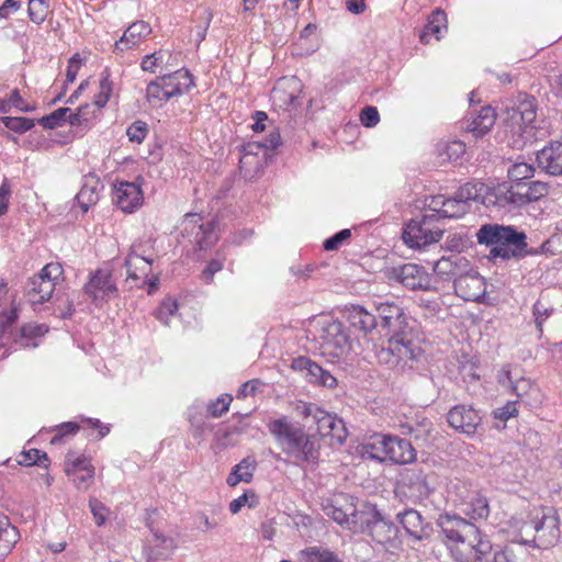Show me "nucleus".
Listing matches in <instances>:
<instances>
[{
  "mask_svg": "<svg viewBox=\"0 0 562 562\" xmlns=\"http://www.w3.org/2000/svg\"><path fill=\"white\" fill-rule=\"evenodd\" d=\"M479 244L490 247V259L519 260L544 251L546 243L539 249L529 248L527 235L514 226L496 223L484 224L476 233Z\"/></svg>",
  "mask_w": 562,
  "mask_h": 562,
  "instance_id": "3",
  "label": "nucleus"
},
{
  "mask_svg": "<svg viewBox=\"0 0 562 562\" xmlns=\"http://www.w3.org/2000/svg\"><path fill=\"white\" fill-rule=\"evenodd\" d=\"M302 97V82L296 77L279 79L271 91V100L276 108L283 111H294L300 105Z\"/></svg>",
  "mask_w": 562,
  "mask_h": 562,
  "instance_id": "13",
  "label": "nucleus"
},
{
  "mask_svg": "<svg viewBox=\"0 0 562 562\" xmlns=\"http://www.w3.org/2000/svg\"><path fill=\"white\" fill-rule=\"evenodd\" d=\"M49 0H38L29 4V16L30 20L36 24H41L45 21L48 13Z\"/></svg>",
  "mask_w": 562,
  "mask_h": 562,
  "instance_id": "54",
  "label": "nucleus"
},
{
  "mask_svg": "<svg viewBox=\"0 0 562 562\" xmlns=\"http://www.w3.org/2000/svg\"><path fill=\"white\" fill-rule=\"evenodd\" d=\"M496 122V112L490 106H482L477 113H470L465 119V130L474 137H482L491 131Z\"/></svg>",
  "mask_w": 562,
  "mask_h": 562,
  "instance_id": "25",
  "label": "nucleus"
},
{
  "mask_svg": "<svg viewBox=\"0 0 562 562\" xmlns=\"http://www.w3.org/2000/svg\"><path fill=\"white\" fill-rule=\"evenodd\" d=\"M263 157H254L250 155H240L239 170L247 180L255 178L263 169Z\"/></svg>",
  "mask_w": 562,
  "mask_h": 562,
  "instance_id": "45",
  "label": "nucleus"
},
{
  "mask_svg": "<svg viewBox=\"0 0 562 562\" xmlns=\"http://www.w3.org/2000/svg\"><path fill=\"white\" fill-rule=\"evenodd\" d=\"M437 526L441 541L456 562H514L512 551L494 547L487 535L461 516L441 514Z\"/></svg>",
  "mask_w": 562,
  "mask_h": 562,
  "instance_id": "1",
  "label": "nucleus"
},
{
  "mask_svg": "<svg viewBox=\"0 0 562 562\" xmlns=\"http://www.w3.org/2000/svg\"><path fill=\"white\" fill-rule=\"evenodd\" d=\"M454 292L464 301L482 302L486 294L485 279L471 268L453 283Z\"/></svg>",
  "mask_w": 562,
  "mask_h": 562,
  "instance_id": "16",
  "label": "nucleus"
},
{
  "mask_svg": "<svg viewBox=\"0 0 562 562\" xmlns=\"http://www.w3.org/2000/svg\"><path fill=\"white\" fill-rule=\"evenodd\" d=\"M255 460L250 458L243 459L238 464H236L232 472L227 476V484L229 486H235L239 482L249 483L252 479V471L255 469Z\"/></svg>",
  "mask_w": 562,
  "mask_h": 562,
  "instance_id": "43",
  "label": "nucleus"
},
{
  "mask_svg": "<svg viewBox=\"0 0 562 562\" xmlns=\"http://www.w3.org/2000/svg\"><path fill=\"white\" fill-rule=\"evenodd\" d=\"M540 169L550 176H562V142H551L537 153Z\"/></svg>",
  "mask_w": 562,
  "mask_h": 562,
  "instance_id": "22",
  "label": "nucleus"
},
{
  "mask_svg": "<svg viewBox=\"0 0 562 562\" xmlns=\"http://www.w3.org/2000/svg\"><path fill=\"white\" fill-rule=\"evenodd\" d=\"M549 193V184L540 180H529L516 184L517 202L520 206L538 201Z\"/></svg>",
  "mask_w": 562,
  "mask_h": 562,
  "instance_id": "32",
  "label": "nucleus"
},
{
  "mask_svg": "<svg viewBox=\"0 0 562 562\" xmlns=\"http://www.w3.org/2000/svg\"><path fill=\"white\" fill-rule=\"evenodd\" d=\"M291 368L303 374V378L313 384L333 389L337 385V379L330 372L324 370L307 357H296L292 360Z\"/></svg>",
  "mask_w": 562,
  "mask_h": 562,
  "instance_id": "17",
  "label": "nucleus"
},
{
  "mask_svg": "<svg viewBox=\"0 0 562 562\" xmlns=\"http://www.w3.org/2000/svg\"><path fill=\"white\" fill-rule=\"evenodd\" d=\"M70 112L69 108H59L52 112L49 115L43 116L38 120V124L44 128L53 130L66 122V115Z\"/></svg>",
  "mask_w": 562,
  "mask_h": 562,
  "instance_id": "52",
  "label": "nucleus"
},
{
  "mask_svg": "<svg viewBox=\"0 0 562 562\" xmlns=\"http://www.w3.org/2000/svg\"><path fill=\"white\" fill-rule=\"evenodd\" d=\"M147 134H148V126L143 121H135L126 130V135H127L130 142H133L136 144L143 143L144 139L146 138Z\"/></svg>",
  "mask_w": 562,
  "mask_h": 562,
  "instance_id": "56",
  "label": "nucleus"
},
{
  "mask_svg": "<svg viewBox=\"0 0 562 562\" xmlns=\"http://www.w3.org/2000/svg\"><path fill=\"white\" fill-rule=\"evenodd\" d=\"M442 234L443 229L438 225L437 215L425 214L406 224L402 238L409 248L422 249L438 243Z\"/></svg>",
  "mask_w": 562,
  "mask_h": 562,
  "instance_id": "8",
  "label": "nucleus"
},
{
  "mask_svg": "<svg viewBox=\"0 0 562 562\" xmlns=\"http://www.w3.org/2000/svg\"><path fill=\"white\" fill-rule=\"evenodd\" d=\"M498 383L504 387H509L518 398H522L532 389L530 379L521 375L518 367H504L497 374Z\"/></svg>",
  "mask_w": 562,
  "mask_h": 562,
  "instance_id": "21",
  "label": "nucleus"
},
{
  "mask_svg": "<svg viewBox=\"0 0 562 562\" xmlns=\"http://www.w3.org/2000/svg\"><path fill=\"white\" fill-rule=\"evenodd\" d=\"M267 426L282 452L296 463L318 462L321 447L315 435L305 432L286 416L273 419Z\"/></svg>",
  "mask_w": 562,
  "mask_h": 562,
  "instance_id": "5",
  "label": "nucleus"
},
{
  "mask_svg": "<svg viewBox=\"0 0 562 562\" xmlns=\"http://www.w3.org/2000/svg\"><path fill=\"white\" fill-rule=\"evenodd\" d=\"M154 259L143 258L138 256L127 255L124 260L128 281H138L143 277H148L151 272Z\"/></svg>",
  "mask_w": 562,
  "mask_h": 562,
  "instance_id": "38",
  "label": "nucleus"
},
{
  "mask_svg": "<svg viewBox=\"0 0 562 562\" xmlns=\"http://www.w3.org/2000/svg\"><path fill=\"white\" fill-rule=\"evenodd\" d=\"M315 340L321 355L331 362L346 357L350 350L349 335L339 321L321 323Z\"/></svg>",
  "mask_w": 562,
  "mask_h": 562,
  "instance_id": "6",
  "label": "nucleus"
},
{
  "mask_svg": "<svg viewBox=\"0 0 562 562\" xmlns=\"http://www.w3.org/2000/svg\"><path fill=\"white\" fill-rule=\"evenodd\" d=\"M447 422L453 429L472 437L481 426L482 416L473 406L458 404L448 412Z\"/></svg>",
  "mask_w": 562,
  "mask_h": 562,
  "instance_id": "15",
  "label": "nucleus"
},
{
  "mask_svg": "<svg viewBox=\"0 0 562 562\" xmlns=\"http://www.w3.org/2000/svg\"><path fill=\"white\" fill-rule=\"evenodd\" d=\"M487 192V184L483 182H467L461 186L454 194L458 199L470 207L471 202H480L483 204V198Z\"/></svg>",
  "mask_w": 562,
  "mask_h": 562,
  "instance_id": "40",
  "label": "nucleus"
},
{
  "mask_svg": "<svg viewBox=\"0 0 562 562\" xmlns=\"http://www.w3.org/2000/svg\"><path fill=\"white\" fill-rule=\"evenodd\" d=\"M432 431V423L428 418L406 422L401 425L402 435H408L416 441L426 442Z\"/></svg>",
  "mask_w": 562,
  "mask_h": 562,
  "instance_id": "42",
  "label": "nucleus"
},
{
  "mask_svg": "<svg viewBox=\"0 0 562 562\" xmlns=\"http://www.w3.org/2000/svg\"><path fill=\"white\" fill-rule=\"evenodd\" d=\"M465 153V145L461 140H452L446 144L441 156L449 161H457Z\"/></svg>",
  "mask_w": 562,
  "mask_h": 562,
  "instance_id": "58",
  "label": "nucleus"
},
{
  "mask_svg": "<svg viewBox=\"0 0 562 562\" xmlns=\"http://www.w3.org/2000/svg\"><path fill=\"white\" fill-rule=\"evenodd\" d=\"M386 278L412 291H428L432 286V277L426 269L416 263L392 267L385 272Z\"/></svg>",
  "mask_w": 562,
  "mask_h": 562,
  "instance_id": "11",
  "label": "nucleus"
},
{
  "mask_svg": "<svg viewBox=\"0 0 562 562\" xmlns=\"http://www.w3.org/2000/svg\"><path fill=\"white\" fill-rule=\"evenodd\" d=\"M446 32L447 15L442 10L437 9L428 18L427 24L419 34V40L422 43L428 44L432 37L439 41Z\"/></svg>",
  "mask_w": 562,
  "mask_h": 562,
  "instance_id": "35",
  "label": "nucleus"
},
{
  "mask_svg": "<svg viewBox=\"0 0 562 562\" xmlns=\"http://www.w3.org/2000/svg\"><path fill=\"white\" fill-rule=\"evenodd\" d=\"M553 308L547 306L541 300H538L532 306V314L538 331L542 334V326L546 319L552 314Z\"/></svg>",
  "mask_w": 562,
  "mask_h": 562,
  "instance_id": "57",
  "label": "nucleus"
},
{
  "mask_svg": "<svg viewBox=\"0 0 562 562\" xmlns=\"http://www.w3.org/2000/svg\"><path fill=\"white\" fill-rule=\"evenodd\" d=\"M395 518L412 541L420 542L431 537V524L417 509L405 507L395 515Z\"/></svg>",
  "mask_w": 562,
  "mask_h": 562,
  "instance_id": "14",
  "label": "nucleus"
},
{
  "mask_svg": "<svg viewBox=\"0 0 562 562\" xmlns=\"http://www.w3.org/2000/svg\"><path fill=\"white\" fill-rule=\"evenodd\" d=\"M169 98L182 95L194 86L193 77L189 70L179 69L171 74L158 77Z\"/></svg>",
  "mask_w": 562,
  "mask_h": 562,
  "instance_id": "27",
  "label": "nucleus"
},
{
  "mask_svg": "<svg viewBox=\"0 0 562 562\" xmlns=\"http://www.w3.org/2000/svg\"><path fill=\"white\" fill-rule=\"evenodd\" d=\"M346 313L350 327L363 336L372 333L378 326L376 316L361 305H351Z\"/></svg>",
  "mask_w": 562,
  "mask_h": 562,
  "instance_id": "30",
  "label": "nucleus"
},
{
  "mask_svg": "<svg viewBox=\"0 0 562 562\" xmlns=\"http://www.w3.org/2000/svg\"><path fill=\"white\" fill-rule=\"evenodd\" d=\"M20 539V532L9 517L0 513V561L3 560L14 548Z\"/></svg>",
  "mask_w": 562,
  "mask_h": 562,
  "instance_id": "36",
  "label": "nucleus"
},
{
  "mask_svg": "<svg viewBox=\"0 0 562 562\" xmlns=\"http://www.w3.org/2000/svg\"><path fill=\"white\" fill-rule=\"evenodd\" d=\"M55 290V283L44 278L40 272L30 278L25 285V295L32 305L47 302Z\"/></svg>",
  "mask_w": 562,
  "mask_h": 562,
  "instance_id": "28",
  "label": "nucleus"
},
{
  "mask_svg": "<svg viewBox=\"0 0 562 562\" xmlns=\"http://www.w3.org/2000/svg\"><path fill=\"white\" fill-rule=\"evenodd\" d=\"M507 173L512 184H517L529 181L533 177L535 168L527 162H516L508 168Z\"/></svg>",
  "mask_w": 562,
  "mask_h": 562,
  "instance_id": "47",
  "label": "nucleus"
},
{
  "mask_svg": "<svg viewBox=\"0 0 562 562\" xmlns=\"http://www.w3.org/2000/svg\"><path fill=\"white\" fill-rule=\"evenodd\" d=\"M374 305L380 326L387 337V345L376 351L378 361L396 370L413 368V363L422 357L423 350L414 339V328L408 323L404 307L391 301Z\"/></svg>",
  "mask_w": 562,
  "mask_h": 562,
  "instance_id": "2",
  "label": "nucleus"
},
{
  "mask_svg": "<svg viewBox=\"0 0 562 562\" xmlns=\"http://www.w3.org/2000/svg\"><path fill=\"white\" fill-rule=\"evenodd\" d=\"M151 33L149 23L140 20L132 23L114 44V52H123L138 45V43Z\"/></svg>",
  "mask_w": 562,
  "mask_h": 562,
  "instance_id": "31",
  "label": "nucleus"
},
{
  "mask_svg": "<svg viewBox=\"0 0 562 562\" xmlns=\"http://www.w3.org/2000/svg\"><path fill=\"white\" fill-rule=\"evenodd\" d=\"M297 413L306 419L307 424L316 426V432L321 437H329L333 442L342 445L347 438V429L344 420L333 415L317 404L301 403L296 406Z\"/></svg>",
  "mask_w": 562,
  "mask_h": 562,
  "instance_id": "7",
  "label": "nucleus"
},
{
  "mask_svg": "<svg viewBox=\"0 0 562 562\" xmlns=\"http://www.w3.org/2000/svg\"><path fill=\"white\" fill-rule=\"evenodd\" d=\"M69 477L77 490L87 491L94 482V470L78 472Z\"/></svg>",
  "mask_w": 562,
  "mask_h": 562,
  "instance_id": "59",
  "label": "nucleus"
},
{
  "mask_svg": "<svg viewBox=\"0 0 562 562\" xmlns=\"http://www.w3.org/2000/svg\"><path fill=\"white\" fill-rule=\"evenodd\" d=\"M401 481L409 497L414 499L423 501L431 493L428 474L422 467L405 469L401 474Z\"/></svg>",
  "mask_w": 562,
  "mask_h": 562,
  "instance_id": "19",
  "label": "nucleus"
},
{
  "mask_svg": "<svg viewBox=\"0 0 562 562\" xmlns=\"http://www.w3.org/2000/svg\"><path fill=\"white\" fill-rule=\"evenodd\" d=\"M181 234L183 238H188L189 243L200 250L211 247L217 240L214 233V223H204L202 216L196 213L184 215L181 223Z\"/></svg>",
  "mask_w": 562,
  "mask_h": 562,
  "instance_id": "12",
  "label": "nucleus"
},
{
  "mask_svg": "<svg viewBox=\"0 0 562 562\" xmlns=\"http://www.w3.org/2000/svg\"><path fill=\"white\" fill-rule=\"evenodd\" d=\"M113 201L124 213L134 212L143 201L140 187L127 181L115 183Z\"/></svg>",
  "mask_w": 562,
  "mask_h": 562,
  "instance_id": "20",
  "label": "nucleus"
},
{
  "mask_svg": "<svg viewBox=\"0 0 562 562\" xmlns=\"http://www.w3.org/2000/svg\"><path fill=\"white\" fill-rule=\"evenodd\" d=\"M470 261L460 255H450L436 261L434 271L441 279L453 280V283L469 270Z\"/></svg>",
  "mask_w": 562,
  "mask_h": 562,
  "instance_id": "24",
  "label": "nucleus"
},
{
  "mask_svg": "<svg viewBox=\"0 0 562 562\" xmlns=\"http://www.w3.org/2000/svg\"><path fill=\"white\" fill-rule=\"evenodd\" d=\"M416 459V451L411 441L387 435V460L406 464Z\"/></svg>",
  "mask_w": 562,
  "mask_h": 562,
  "instance_id": "29",
  "label": "nucleus"
},
{
  "mask_svg": "<svg viewBox=\"0 0 562 562\" xmlns=\"http://www.w3.org/2000/svg\"><path fill=\"white\" fill-rule=\"evenodd\" d=\"M462 512L472 520L486 519L490 515L487 498L477 491L471 492L462 502Z\"/></svg>",
  "mask_w": 562,
  "mask_h": 562,
  "instance_id": "34",
  "label": "nucleus"
},
{
  "mask_svg": "<svg viewBox=\"0 0 562 562\" xmlns=\"http://www.w3.org/2000/svg\"><path fill=\"white\" fill-rule=\"evenodd\" d=\"M516 200V184L499 183L494 187L487 186V192L483 198V205L486 207L520 206Z\"/></svg>",
  "mask_w": 562,
  "mask_h": 562,
  "instance_id": "23",
  "label": "nucleus"
},
{
  "mask_svg": "<svg viewBox=\"0 0 562 562\" xmlns=\"http://www.w3.org/2000/svg\"><path fill=\"white\" fill-rule=\"evenodd\" d=\"M1 123L12 132L23 134L34 126V121L29 117L1 116Z\"/></svg>",
  "mask_w": 562,
  "mask_h": 562,
  "instance_id": "51",
  "label": "nucleus"
},
{
  "mask_svg": "<svg viewBox=\"0 0 562 562\" xmlns=\"http://www.w3.org/2000/svg\"><path fill=\"white\" fill-rule=\"evenodd\" d=\"M469 212V206H465L456 194L451 198H446L445 209L441 210V218H459Z\"/></svg>",
  "mask_w": 562,
  "mask_h": 562,
  "instance_id": "50",
  "label": "nucleus"
},
{
  "mask_svg": "<svg viewBox=\"0 0 562 562\" xmlns=\"http://www.w3.org/2000/svg\"><path fill=\"white\" fill-rule=\"evenodd\" d=\"M89 508L91 510V514L93 515L95 524L99 527L103 526L108 514V508L104 506V504L97 498H91L89 501Z\"/></svg>",
  "mask_w": 562,
  "mask_h": 562,
  "instance_id": "64",
  "label": "nucleus"
},
{
  "mask_svg": "<svg viewBox=\"0 0 562 562\" xmlns=\"http://www.w3.org/2000/svg\"><path fill=\"white\" fill-rule=\"evenodd\" d=\"M127 255L154 259L155 248L151 239L137 240L133 243Z\"/></svg>",
  "mask_w": 562,
  "mask_h": 562,
  "instance_id": "55",
  "label": "nucleus"
},
{
  "mask_svg": "<svg viewBox=\"0 0 562 562\" xmlns=\"http://www.w3.org/2000/svg\"><path fill=\"white\" fill-rule=\"evenodd\" d=\"M153 544L148 549V562H161L167 560L173 550V540L158 532L153 533Z\"/></svg>",
  "mask_w": 562,
  "mask_h": 562,
  "instance_id": "39",
  "label": "nucleus"
},
{
  "mask_svg": "<svg viewBox=\"0 0 562 562\" xmlns=\"http://www.w3.org/2000/svg\"><path fill=\"white\" fill-rule=\"evenodd\" d=\"M351 237V231L348 228L341 229L331 237L327 238L323 247L327 251L337 250L346 240Z\"/></svg>",
  "mask_w": 562,
  "mask_h": 562,
  "instance_id": "60",
  "label": "nucleus"
},
{
  "mask_svg": "<svg viewBox=\"0 0 562 562\" xmlns=\"http://www.w3.org/2000/svg\"><path fill=\"white\" fill-rule=\"evenodd\" d=\"M361 453L371 460H387V435L374 434L361 446Z\"/></svg>",
  "mask_w": 562,
  "mask_h": 562,
  "instance_id": "37",
  "label": "nucleus"
},
{
  "mask_svg": "<svg viewBox=\"0 0 562 562\" xmlns=\"http://www.w3.org/2000/svg\"><path fill=\"white\" fill-rule=\"evenodd\" d=\"M94 470L91 461L85 454L77 456L75 451H68L65 458V473L67 476L78 472Z\"/></svg>",
  "mask_w": 562,
  "mask_h": 562,
  "instance_id": "44",
  "label": "nucleus"
},
{
  "mask_svg": "<svg viewBox=\"0 0 562 562\" xmlns=\"http://www.w3.org/2000/svg\"><path fill=\"white\" fill-rule=\"evenodd\" d=\"M79 430V425L75 422L63 423L56 427V434L50 439V443L54 446L61 445L65 441L66 436L76 435Z\"/></svg>",
  "mask_w": 562,
  "mask_h": 562,
  "instance_id": "53",
  "label": "nucleus"
},
{
  "mask_svg": "<svg viewBox=\"0 0 562 562\" xmlns=\"http://www.w3.org/2000/svg\"><path fill=\"white\" fill-rule=\"evenodd\" d=\"M146 99L154 108L161 106L170 100L159 78L150 81L146 89Z\"/></svg>",
  "mask_w": 562,
  "mask_h": 562,
  "instance_id": "46",
  "label": "nucleus"
},
{
  "mask_svg": "<svg viewBox=\"0 0 562 562\" xmlns=\"http://www.w3.org/2000/svg\"><path fill=\"white\" fill-rule=\"evenodd\" d=\"M83 291L94 303L108 301L111 296L117 294V288L111 273L102 269L91 274L89 282L83 286Z\"/></svg>",
  "mask_w": 562,
  "mask_h": 562,
  "instance_id": "18",
  "label": "nucleus"
},
{
  "mask_svg": "<svg viewBox=\"0 0 562 562\" xmlns=\"http://www.w3.org/2000/svg\"><path fill=\"white\" fill-rule=\"evenodd\" d=\"M166 57L170 58L171 55L168 50L159 49L154 52L153 54H148L143 57L140 61V68L144 71L155 72L158 67H161L165 64H168Z\"/></svg>",
  "mask_w": 562,
  "mask_h": 562,
  "instance_id": "49",
  "label": "nucleus"
},
{
  "mask_svg": "<svg viewBox=\"0 0 562 562\" xmlns=\"http://www.w3.org/2000/svg\"><path fill=\"white\" fill-rule=\"evenodd\" d=\"M325 512L327 516L340 526L355 532L358 531L360 525V512L356 509L353 504H349L346 508L334 504L327 505L325 507Z\"/></svg>",
  "mask_w": 562,
  "mask_h": 562,
  "instance_id": "33",
  "label": "nucleus"
},
{
  "mask_svg": "<svg viewBox=\"0 0 562 562\" xmlns=\"http://www.w3.org/2000/svg\"><path fill=\"white\" fill-rule=\"evenodd\" d=\"M18 462L23 467L40 465L45 469H47L49 464L47 453L38 449L22 451L19 456Z\"/></svg>",
  "mask_w": 562,
  "mask_h": 562,
  "instance_id": "48",
  "label": "nucleus"
},
{
  "mask_svg": "<svg viewBox=\"0 0 562 562\" xmlns=\"http://www.w3.org/2000/svg\"><path fill=\"white\" fill-rule=\"evenodd\" d=\"M300 562H342L334 551L322 546L307 547L299 553Z\"/></svg>",
  "mask_w": 562,
  "mask_h": 562,
  "instance_id": "41",
  "label": "nucleus"
},
{
  "mask_svg": "<svg viewBox=\"0 0 562 562\" xmlns=\"http://www.w3.org/2000/svg\"><path fill=\"white\" fill-rule=\"evenodd\" d=\"M103 189V184L100 178L89 172L82 178V186L80 191L77 193L76 199L80 209L86 213L91 205L97 204L100 199V191Z\"/></svg>",
  "mask_w": 562,
  "mask_h": 562,
  "instance_id": "26",
  "label": "nucleus"
},
{
  "mask_svg": "<svg viewBox=\"0 0 562 562\" xmlns=\"http://www.w3.org/2000/svg\"><path fill=\"white\" fill-rule=\"evenodd\" d=\"M360 121L366 127H374L380 122V114L375 106L367 105L360 112Z\"/></svg>",
  "mask_w": 562,
  "mask_h": 562,
  "instance_id": "63",
  "label": "nucleus"
},
{
  "mask_svg": "<svg viewBox=\"0 0 562 562\" xmlns=\"http://www.w3.org/2000/svg\"><path fill=\"white\" fill-rule=\"evenodd\" d=\"M560 520L553 514L538 515L530 521H524V530L535 533L532 538L521 537L522 544H532L539 549H548L560 539Z\"/></svg>",
  "mask_w": 562,
  "mask_h": 562,
  "instance_id": "9",
  "label": "nucleus"
},
{
  "mask_svg": "<svg viewBox=\"0 0 562 562\" xmlns=\"http://www.w3.org/2000/svg\"><path fill=\"white\" fill-rule=\"evenodd\" d=\"M358 531L368 533L378 543H386L395 539L398 528L375 505H370L367 506V509L360 512Z\"/></svg>",
  "mask_w": 562,
  "mask_h": 562,
  "instance_id": "10",
  "label": "nucleus"
},
{
  "mask_svg": "<svg viewBox=\"0 0 562 562\" xmlns=\"http://www.w3.org/2000/svg\"><path fill=\"white\" fill-rule=\"evenodd\" d=\"M537 110L535 97L518 93L506 106L503 132L507 146L522 149L528 143L537 139Z\"/></svg>",
  "mask_w": 562,
  "mask_h": 562,
  "instance_id": "4",
  "label": "nucleus"
},
{
  "mask_svg": "<svg viewBox=\"0 0 562 562\" xmlns=\"http://www.w3.org/2000/svg\"><path fill=\"white\" fill-rule=\"evenodd\" d=\"M231 402L232 397L229 395H222L216 401L211 402L207 405V412L213 417H221L224 413L228 411Z\"/></svg>",
  "mask_w": 562,
  "mask_h": 562,
  "instance_id": "62",
  "label": "nucleus"
},
{
  "mask_svg": "<svg viewBox=\"0 0 562 562\" xmlns=\"http://www.w3.org/2000/svg\"><path fill=\"white\" fill-rule=\"evenodd\" d=\"M178 310V303L175 300H165L156 312V317L168 325L170 316H172Z\"/></svg>",
  "mask_w": 562,
  "mask_h": 562,
  "instance_id": "61",
  "label": "nucleus"
}]
</instances>
